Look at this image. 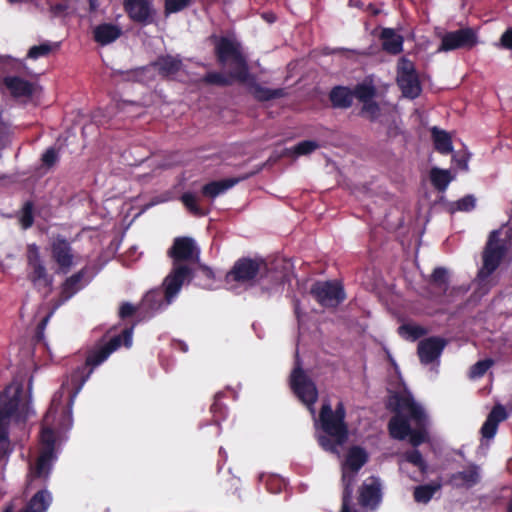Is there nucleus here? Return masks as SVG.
<instances>
[{"mask_svg": "<svg viewBox=\"0 0 512 512\" xmlns=\"http://www.w3.org/2000/svg\"><path fill=\"white\" fill-rule=\"evenodd\" d=\"M352 90L353 98H357L361 103L374 100L377 89L372 83H358Z\"/></svg>", "mask_w": 512, "mask_h": 512, "instance_id": "c9c22d12", "label": "nucleus"}, {"mask_svg": "<svg viewBox=\"0 0 512 512\" xmlns=\"http://www.w3.org/2000/svg\"><path fill=\"white\" fill-rule=\"evenodd\" d=\"M67 8H68L67 4L57 3V4L51 6V11L54 14L58 15L60 13H63L64 11H66Z\"/></svg>", "mask_w": 512, "mask_h": 512, "instance_id": "13d9d810", "label": "nucleus"}, {"mask_svg": "<svg viewBox=\"0 0 512 512\" xmlns=\"http://www.w3.org/2000/svg\"><path fill=\"white\" fill-rule=\"evenodd\" d=\"M310 294L324 308H337L346 299L344 288L337 281H317Z\"/></svg>", "mask_w": 512, "mask_h": 512, "instance_id": "9d476101", "label": "nucleus"}, {"mask_svg": "<svg viewBox=\"0 0 512 512\" xmlns=\"http://www.w3.org/2000/svg\"><path fill=\"white\" fill-rule=\"evenodd\" d=\"M123 7L132 22L143 26L154 23L156 10L151 0H123Z\"/></svg>", "mask_w": 512, "mask_h": 512, "instance_id": "dca6fc26", "label": "nucleus"}, {"mask_svg": "<svg viewBox=\"0 0 512 512\" xmlns=\"http://www.w3.org/2000/svg\"><path fill=\"white\" fill-rule=\"evenodd\" d=\"M354 480H355L354 473H352L351 475H348L345 471L343 472V474H342L343 485H346V484L353 485Z\"/></svg>", "mask_w": 512, "mask_h": 512, "instance_id": "bf43d9fd", "label": "nucleus"}, {"mask_svg": "<svg viewBox=\"0 0 512 512\" xmlns=\"http://www.w3.org/2000/svg\"><path fill=\"white\" fill-rule=\"evenodd\" d=\"M27 280L33 288L46 297L52 291L53 276L48 273L41 257L40 248L31 243L26 247Z\"/></svg>", "mask_w": 512, "mask_h": 512, "instance_id": "423d86ee", "label": "nucleus"}, {"mask_svg": "<svg viewBox=\"0 0 512 512\" xmlns=\"http://www.w3.org/2000/svg\"><path fill=\"white\" fill-rule=\"evenodd\" d=\"M223 397L222 393H217L214 397V401L210 407L212 413V421L215 425H220L221 421L226 419L227 407L221 402Z\"/></svg>", "mask_w": 512, "mask_h": 512, "instance_id": "ea45409f", "label": "nucleus"}, {"mask_svg": "<svg viewBox=\"0 0 512 512\" xmlns=\"http://www.w3.org/2000/svg\"><path fill=\"white\" fill-rule=\"evenodd\" d=\"M51 257L58 265L61 273H68L74 262V254L70 242L61 235L55 237L51 242Z\"/></svg>", "mask_w": 512, "mask_h": 512, "instance_id": "f3484780", "label": "nucleus"}, {"mask_svg": "<svg viewBox=\"0 0 512 512\" xmlns=\"http://www.w3.org/2000/svg\"><path fill=\"white\" fill-rule=\"evenodd\" d=\"M346 409L343 402H338L333 410L329 402H324L319 411V425L325 435L317 437L320 447L330 453H337L349 435L345 421Z\"/></svg>", "mask_w": 512, "mask_h": 512, "instance_id": "7ed1b4c3", "label": "nucleus"}, {"mask_svg": "<svg viewBox=\"0 0 512 512\" xmlns=\"http://www.w3.org/2000/svg\"><path fill=\"white\" fill-rule=\"evenodd\" d=\"M192 3V0H165L164 13L166 16L180 12L187 8Z\"/></svg>", "mask_w": 512, "mask_h": 512, "instance_id": "de8ad7c7", "label": "nucleus"}, {"mask_svg": "<svg viewBox=\"0 0 512 512\" xmlns=\"http://www.w3.org/2000/svg\"><path fill=\"white\" fill-rule=\"evenodd\" d=\"M476 206V199L473 195H466L462 197L461 199L451 202L449 204L448 211L450 213H455L457 211L461 212H470L472 211Z\"/></svg>", "mask_w": 512, "mask_h": 512, "instance_id": "79ce46f5", "label": "nucleus"}, {"mask_svg": "<svg viewBox=\"0 0 512 512\" xmlns=\"http://www.w3.org/2000/svg\"><path fill=\"white\" fill-rule=\"evenodd\" d=\"M39 439L41 449L35 465L30 467L28 475L31 481L34 479H43L44 481H47L50 476L53 463L57 459L55 452L56 436L54 430L50 427H42Z\"/></svg>", "mask_w": 512, "mask_h": 512, "instance_id": "0eeeda50", "label": "nucleus"}, {"mask_svg": "<svg viewBox=\"0 0 512 512\" xmlns=\"http://www.w3.org/2000/svg\"><path fill=\"white\" fill-rule=\"evenodd\" d=\"M3 512H13V507L11 505L7 506Z\"/></svg>", "mask_w": 512, "mask_h": 512, "instance_id": "e2e57ef3", "label": "nucleus"}, {"mask_svg": "<svg viewBox=\"0 0 512 512\" xmlns=\"http://www.w3.org/2000/svg\"><path fill=\"white\" fill-rule=\"evenodd\" d=\"M88 2H89V11L92 13L96 12L99 7L98 0H88Z\"/></svg>", "mask_w": 512, "mask_h": 512, "instance_id": "052dcab7", "label": "nucleus"}, {"mask_svg": "<svg viewBox=\"0 0 512 512\" xmlns=\"http://www.w3.org/2000/svg\"><path fill=\"white\" fill-rule=\"evenodd\" d=\"M22 0H8V2L10 3H18V2H21Z\"/></svg>", "mask_w": 512, "mask_h": 512, "instance_id": "0e129e2a", "label": "nucleus"}, {"mask_svg": "<svg viewBox=\"0 0 512 512\" xmlns=\"http://www.w3.org/2000/svg\"><path fill=\"white\" fill-rule=\"evenodd\" d=\"M151 66L161 77L168 78L181 71L183 62L178 55L172 56L167 54L158 56L157 59L151 63Z\"/></svg>", "mask_w": 512, "mask_h": 512, "instance_id": "aec40b11", "label": "nucleus"}, {"mask_svg": "<svg viewBox=\"0 0 512 512\" xmlns=\"http://www.w3.org/2000/svg\"><path fill=\"white\" fill-rule=\"evenodd\" d=\"M387 408L394 412L388 422V431L392 438L405 440L409 437L413 447L426 441L427 417L412 396L395 394L390 397Z\"/></svg>", "mask_w": 512, "mask_h": 512, "instance_id": "f257e3e1", "label": "nucleus"}, {"mask_svg": "<svg viewBox=\"0 0 512 512\" xmlns=\"http://www.w3.org/2000/svg\"><path fill=\"white\" fill-rule=\"evenodd\" d=\"M86 274V268L81 269L75 274L68 277L61 286L60 301L64 303L72 298L78 291L83 288V279Z\"/></svg>", "mask_w": 512, "mask_h": 512, "instance_id": "a878e982", "label": "nucleus"}, {"mask_svg": "<svg viewBox=\"0 0 512 512\" xmlns=\"http://www.w3.org/2000/svg\"><path fill=\"white\" fill-rule=\"evenodd\" d=\"M329 101L335 109H347L353 104L352 90L347 86H334L329 92Z\"/></svg>", "mask_w": 512, "mask_h": 512, "instance_id": "bb28decb", "label": "nucleus"}, {"mask_svg": "<svg viewBox=\"0 0 512 512\" xmlns=\"http://www.w3.org/2000/svg\"><path fill=\"white\" fill-rule=\"evenodd\" d=\"M452 481L472 487L479 481V473L476 466H472L469 469L454 473L451 477Z\"/></svg>", "mask_w": 512, "mask_h": 512, "instance_id": "e433bc0d", "label": "nucleus"}, {"mask_svg": "<svg viewBox=\"0 0 512 512\" xmlns=\"http://www.w3.org/2000/svg\"><path fill=\"white\" fill-rule=\"evenodd\" d=\"M52 503V495L47 489L36 492L19 512H46Z\"/></svg>", "mask_w": 512, "mask_h": 512, "instance_id": "c756f323", "label": "nucleus"}, {"mask_svg": "<svg viewBox=\"0 0 512 512\" xmlns=\"http://www.w3.org/2000/svg\"><path fill=\"white\" fill-rule=\"evenodd\" d=\"M358 504L367 510L374 511L382 501L381 483L378 478L371 477L359 487Z\"/></svg>", "mask_w": 512, "mask_h": 512, "instance_id": "a211bd4d", "label": "nucleus"}, {"mask_svg": "<svg viewBox=\"0 0 512 512\" xmlns=\"http://www.w3.org/2000/svg\"><path fill=\"white\" fill-rule=\"evenodd\" d=\"M507 417L505 408L502 405H496L488 414L481 427V434L484 438L491 439L497 432L498 425Z\"/></svg>", "mask_w": 512, "mask_h": 512, "instance_id": "b1692460", "label": "nucleus"}, {"mask_svg": "<svg viewBox=\"0 0 512 512\" xmlns=\"http://www.w3.org/2000/svg\"><path fill=\"white\" fill-rule=\"evenodd\" d=\"M428 283L437 290L439 295H445L449 289V273L444 267H436L428 279Z\"/></svg>", "mask_w": 512, "mask_h": 512, "instance_id": "2f4dec72", "label": "nucleus"}, {"mask_svg": "<svg viewBox=\"0 0 512 512\" xmlns=\"http://www.w3.org/2000/svg\"><path fill=\"white\" fill-rule=\"evenodd\" d=\"M477 32L471 27L460 28L446 32L441 36L439 52H448L458 49L471 50L478 44Z\"/></svg>", "mask_w": 512, "mask_h": 512, "instance_id": "9b49d317", "label": "nucleus"}, {"mask_svg": "<svg viewBox=\"0 0 512 512\" xmlns=\"http://www.w3.org/2000/svg\"><path fill=\"white\" fill-rule=\"evenodd\" d=\"M440 488L441 485L439 483H430L416 486L413 491L415 502L427 504Z\"/></svg>", "mask_w": 512, "mask_h": 512, "instance_id": "f704fd0d", "label": "nucleus"}, {"mask_svg": "<svg viewBox=\"0 0 512 512\" xmlns=\"http://www.w3.org/2000/svg\"><path fill=\"white\" fill-rule=\"evenodd\" d=\"M3 83L14 98H30L34 94V85L19 76H7Z\"/></svg>", "mask_w": 512, "mask_h": 512, "instance_id": "4be33fe9", "label": "nucleus"}, {"mask_svg": "<svg viewBox=\"0 0 512 512\" xmlns=\"http://www.w3.org/2000/svg\"><path fill=\"white\" fill-rule=\"evenodd\" d=\"M368 459L369 455L364 448L352 446L346 454L344 469H349L356 474L368 462Z\"/></svg>", "mask_w": 512, "mask_h": 512, "instance_id": "cd10ccee", "label": "nucleus"}, {"mask_svg": "<svg viewBox=\"0 0 512 512\" xmlns=\"http://www.w3.org/2000/svg\"><path fill=\"white\" fill-rule=\"evenodd\" d=\"M262 267H266V263L261 258L252 259L250 257L239 258L227 272L225 276L226 282L247 283L253 281L259 274Z\"/></svg>", "mask_w": 512, "mask_h": 512, "instance_id": "ddd939ff", "label": "nucleus"}, {"mask_svg": "<svg viewBox=\"0 0 512 512\" xmlns=\"http://www.w3.org/2000/svg\"><path fill=\"white\" fill-rule=\"evenodd\" d=\"M290 386L297 398L307 406H313L318 399V391L315 383L297 365L290 376Z\"/></svg>", "mask_w": 512, "mask_h": 512, "instance_id": "f8f14e48", "label": "nucleus"}, {"mask_svg": "<svg viewBox=\"0 0 512 512\" xmlns=\"http://www.w3.org/2000/svg\"><path fill=\"white\" fill-rule=\"evenodd\" d=\"M494 364V361L490 358L477 361L473 364L469 371V377L472 379L480 378L486 374L489 368Z\"/></svg>", "mask_w": 512, "mask_h": 512, "instance_id": "a18cd8bd", "label": "nucleus"}, {"mask_svg": "<svg viewBox=\"0 0 512 512\" xmlns=\"http://www.w3.org/2000/svg\"><path fill=\"white\" fill-rule=\"evenodd\" d=\"M352 495L353 485H343L341 512H356L355 510H352L350 507Z\"/></svg>", "mask_w": 512, "mask_h": 512, "instance_id": "3c124183", "label": "nucleus"}, {"mask_svg": "<svg viewBox=\"0 0 512 512\" xmlns=\"http://www.w3.org/2000/svg\"><path fill=\"white\" fill-rule=\"evenodd\" d=\"M121 346V336L112 337L106 344L89 350L85 362L75 368L70 375L67 383H63L61 389L67 385L69 387V406L71 407L77 394L82 389L85 382L89 379L93 370L102 364L112 352Z\"/></svg>", "mask_w": 512, "mask_h": 512, "instance_id": "20e7f679", "label": "nucleus"}, {"mask_svg": "<svg viewBox=\"0 0 512 512\" xmlns=\"http://www.w3.org/2000/svg\"><path fill=\"white\" fill-rule=\"evenodd\" d=\"M199 273L208 280L209 285L215 280L214 271L205 264H198Z\"/></svg>", "mask_w": 512, "mask_h": 512, "instance_id": "6e6d98bb", "label": "nucleus"}, {"mask_svg": "<svg viewBox=\"0 0 512 512\" xmlns=\"http://www.w3.org/2000/svg\"><path fill=\"white\" fill-rule=\"evenodd\" d=\"M121 35V28L112 23L99 24L93 30V38L95 42L102 46L116 41Z\"/></svg>", "mask_w": 512, "mask_h": 512, "instance_id": "393cba45", "label": "nucleus"}, {"mask_svg": "<svg viewBox=\"0 0 512 512\" xmlns=\"http://www.w3.org/2000/svg\"><path fill=\"white\" fill-rule=\"evenodd\" d=\"M132 331L133 328H125L122 333L119 335L121 336V344L123 343L126 347L131 346L132 344Z\"/></svg>", "mask_w": 512, "mask_h": 512, "instance_id": "4d7b16f0", "label": "nucleus"}, {"mask_svg": "<svg viewBox=\"0 0 512 512\" xmlns=\"http://www.w3.org/2000/svg\"><path fill=\"white\" fill-rule=\"evenodd\" d=\"M447 341L438 336H431L418 343L417 354L422 364H430L440 357Z\"/></svg>", "mask_w": 512, "mask_h": 512, "instance_id": "6ab92c4d", "label": "nucleus"}, {"mask_svg": "<svg viewBox=\"0 0 512 512\" xmlns=\"http://www.w3.org/2000/svg\"><path fill=\"white\" fill-rule=\"evenodd\" d=\"M398 334L403 338L415 341L426 335L427 330L420 325L406 323L398 327Z\"/></svg>", "mask_w": 512, "mask_h": 512, "instance_id": "58836bf2", "label": "nucleus"}, {"mask_svg": "<svg viewBox=\"0 0 512 512\" xmlns=\"http://www.w3.org/2000/svg\"><path fill=\"white\" fill-rule=\"evenodd\" d=\"M506 512H512V500L509 501Z\"/></svg>", "mask_w": 512, "mask_h": 512, "instance_id": "680f3d73", "label": "nucleus"}, {"mask_svg": "<svg viewBox=\"0 0 512 512\" xmlns=\"http://www.w3.org/2000/svg\"><path fill=\"white\" fill-rule=\"evenodd\" d=\"M248 176L241 178H226L222 180H215L206 183L201 188V194L203 197L209 199H215L216 197L226 193L229 189L238 184L241 180L247 179Z\"/></svg>", "mask_w": 512, "mask_h": 512, "instance_id": "412c9836", "label": "nucleus"}, {"mask_svg": "<svg viewBox=\"0 0 512 512\" xmlns=\"http://www.w3.org/2000/svg\"><path fill=\"white\" fill-rule=\"evenodd\" d=\"M379 38L383 51L391 55H398L403 51L404 37L393 28H383Z\"/></svg>", "mask_w": 512, "mask_h": 512, "instance_id": "5701e85b", "label": "nucleus"}, {"mask_svg": "<svg viewBox=\"0 0 512 512\" xmlns=\"http://www.w3.org/2000/svg\"><path fill=\"white\" fill-rule=\"evenodd\" d=\"M194 278L193 269L187 264H173L171 272L164 280L165 298L167 304L179 293L185 282Z\"/></svg>", "mask_w": 512, "mask_h": 512, "instance_id": "2eb2a0df", "label": "nucleus"}, {"mask_svg": "<svg viewBox=\"0 0 512 512\" xmlns=\"http://www.w3.org/2000/svg\"><path fill=\"white\" fill-rule=\"evenodd\" d=\"M500 47L512 50V28L506 29L500 37Z\"/></svg>", "mask_w": 512, "mask_h": 512, "instance_id": "5fc2aeb1", "label": "nucleus"}, {"mask_svg": "<svg viewBox=\"0 0 512 512\" xmlns=\"http://www.w3.org/2000/svg\"><path fill=\"white\" fill-rule=\"evenodd\" d=\"M180 200L185 208L196 217H203L208 214V210L203 209L197 203L196 196L191 192H185L181 195Z\"/></svg>", "mask_w": 512, "mask_h": 512, "instance_id": "4c0bfd02", "label": "nucleus"}, {"mask_svg": "<svg viewBox=\"0 0 512 512\" xmlns=\"http://www.w3.org/2000/svg\"><path fill=\"white\" fill-rule=\"evenodd\" d=\"M507 253V246L500 239V231L493 230L488 237L482 253L483 264L478 272L480 279H486L492 275L500 266Z\"/></svg>", "mask_w": 512, "mask_h": 512, "instance_id": "6e6552de", "label": "nucleus"}, {"mask_svg": "<svg viewBox=\"0 0 512 512\" xmlns=\"http://www.w3.org/2000/svg\"><path fill=\"white\" fill-rule=\"evenodd\" d=\"M52 315V312L48 313L44 318L41 319V321L37 324L35 329V334L33 336V343L34 345L42 344L45 340V329L47 327V324L50 320V317Z\"/></svg>", "mask_w": 512, "mask_h": 512, "instance_id": "09e8293b", "label": "nucleus"}, {"mask_svg": "<svg viewBox=\"0 0 512 512\" xmlns=\"http://www.w3.org/2000/svg\"><path fill=\"white\" fill-rule=\"evenodd\" d=\"M381 114L380 105L374 101H368L362 103V107L360 109L359 115L368 119L370 122L376 121Z\"/></svg>", "mask_w": 512, "mask_h": 512, "instance_id": "37998d69", "label": "nucleus"}, {"mask_svg": "<svg viewBox=\"0 0 512 512\" xmlns=\"http://www.w3.org/2000/svg\"><path fill=\"white\" fill-rule=\"evenodd\" d=\"M183 351H187V348L185 346H182Z\"/></svg>", "mask_w": 512, "mask_h": 512, "instance_id": "69168bd1", "label": "nucleus"}, {"mask_svg": "<svg viewBox=\"0 0 512 512\" xmlns=\"http://www.w3.org/2000/svg\"><path fill=\"white\" fill-rule=\"evenodd\" d=\"M430 180L436 190L443 192L452 181V176L449 170L434 167L430 171Z\"/></svg>", "mask_w": 512, "mask_h": 512, "instance_id": "72a5a7b5", "label": "nucleus"}, {"mask_svg": "<svg viewBox=\"0 0 512 512\" xmlns=\"http://www.w3.org/2000/svg\"><path fill=\"white\" fill-rule=\"evenodd\" d=\"M138 309H139V306L137 307V306L132 305L131 303L124 302L121 304V306L119 308V317L123 320L130 318L136 313V311Z\"/></svg>", "mask_w": 512, "mask_h": 512, "instance_id": "864d4df0", "label": "nucleus"}, {"mask_svg": "<svg viewBox=\"0 0 512 512\" xmlns=\"http://www.w3.org/2000/svg\"><path fill=\"white\" fill-rule=\"evenodd\" d=\"M58 47V43L52 44L50 42H44L40 45H34L29 49L27 57L30 59H38L40 57H45Z\"/></svg>", "mask_w": 512, "mask_h": 512, "instance_id": "c03bdc74", "label": "nucleus"}, {"mask_svg": "<svg viewBox=\"0 0 512 512\" xmlns=\"http://www.w3.org/2000/svg\"><path fill=\"white\" fill-rule=\"evenodd\" d=\"M432 136L435 150L443 155H447L452 152V140L450 135L444 131L439 130L436 127L432 129Z\"/></svg>", "mask_w": 512, "mask_h": 512, "instance_id": "473e14b6", "label": "nucleus"}, {"mask_svg": "<svg viewBox=\"0 0 512 512\" xmlns=\"http://www.w3.org/2000/svg\"><path fill=\"white\" fill-rule=\"evenodd\" d=\"M173 264H184V262H198L200 249L193 238L188 236L176 237L172 246L167 251Z\"/></svg>", "mask_w": 512, "mask_h": 512, "instance_id": "4468645a", "label": "nucleus"}, {"mask_svg": "<svg viewBox=\"0 0 512 512\" xmlns=\"http://www.w3.org/2000/svg\"><path fill=\"white\" fill-rule=\"evenodd\" d=\"M59 160V154L54 147L48 148L41 157L42 165L46 168L53 167Z\"/></svg>", "mask_w": 512, "mask_h": 512, "instance_id": "603ef678", "label": "nucleus"}, {"mask_svg": "<svg viewBox=\"0 0 512 512\" xmlns=\"http://www.w3.org/2000/svg\"><path fill=\"white\" fill-rule=\"evenodd\" d=\"M34 204L32 201H26L22 207L20 223L23 229L32 227L34 223Z\"/></svg>", "mask_w": 512, "mask_h": 512, "instance_id": "49530a36", "label": "nucleus"}, {"mask_svg": "<svg viewBox=\"0 0 512 512\" xmlns=\"http://www.w3.org/2000/svg\"><path fill=\"white\" fill-rule=\"evenodd\" d=\"M397 85L403 96L409 99H416L422 92L415 64L406 57H401L398 62Z\"/></svg>", "mask_w": 512, "mask_h": 512, "instance_id": "1a4fd4ad", "label": "nucleus"}, {"mask_svg": "<svg viewBox=\"0 0 512 512\" xmlns=\"http://www.w3.org/2000/svg\"><path fill=\"white\" fill-rule=\"evenodd\" d=\"M403 457L408 463L417 467L422 475H426L428 473V464L419 450L413 449L406 451Z\"/></svg>", "mask_w": 512, "mask_h": 512, "instance_id": "a19ab883", "label": "nucleus"}, {"mask_svg": "<svg viewBox=\"0 0 512 512\" xmlns=\"http://www.w3.org/2000/svg\"><path fill=\"white\" fill-rule=\"evenodd\" d=\"M250 88L252 96L259 102H267L286 96V91L284 88L271 89L263 87L258 83H253Z\"/></svg>", "mask_w": 512, "mask_h": 512, "instance_id": "7c9ffc66", "label": "nucleus"}, {"mask_svg": "<svg viewBox=\"0 0 512 512\" xmlns=\"http://www.w3.org/2000/svg\"><path fill=\"white\" fill-rule=\"evenodd\" d=\"M210 41L214 45L217 63L222 67L230 64L232 69L227 74L217 71L207 72L201 79L202 83L218 87H228L234 82L247 83L250 79L249 65L242 52L241 44L236 39L215 34L210 36Z\"/></svg>", "mask_w": 512, "mask_h": 512, "instance_id": "f03ea898", "label": "nucleus"}, {"mask_svg": "<svg viewBox=\"0 0 512 512\" xmlns=\"http://www.w3.org/2000/svg\"><path fill=\"white\" fill-rule=\"evenodd\" d=\"M183 351H187V348L185 346H182Z\"/></svg>", "mask_w": 512, "mask_h": 512, "instance_id": "338daca9", "label": "nucleus"}, {"mask_svg": "<svg viewBox=\"0 0 512 512\" xmlns=\"http://www.w3.org/2000/svg\"><path fill=\"white\" fill-rule=\"evenodd\" d=\"M319 148V144L313 140H304L294 146L293 152L296 155H308Z\"/></svg>", "mask_w": 512, "mask_h": 512, "instance_id": "8fccbe9b", "label": "nucleus"}, {"mask_svg": "<svg viewBox=\"0 0 512 512\" xmlns=\"http://www.w3.org/2000/svg\"><path fill=\"white\" fill-rule=\"evenodd\" d=\"M21 397L20 387L8 386L0 392V458H5L12 452L9 425L11 418L17 414Z\"/></svg>", "mask_w": 512, "mask_h": 512, "instance_id": "39448f33", "label": "nucleus"}, {"mask_svg": "<svg viewBox=\"0 0 512 512\" xmlns=\"http://www.w3.org/2000/svg\"><path fill=\"white\" fill-rule=\"evenodd\" d=\"M163 305H168L165 292L160 290H151L145 294L141 303L139 304V310L146 315H152L158 311Z\"/></svg>", "mask_w": 512, "mask_h": 512, "instance_id": "c85d7f7f", "label": "nucleus"}]
</instances>
